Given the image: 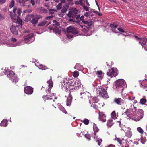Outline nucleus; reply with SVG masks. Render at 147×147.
I'll return each mask as SVG.
<instances>
[{
    "instance_id": "obj_1",
    "label": "nucleus",
    "mask_w": 147,
    "mask_h": 147,
    "mask_svg": "<svg viewBox=\"0 0 147 147\" xmlns=\"http://www.w3.org/2000/svg\"><path fill=\"white\" fill-rule=\"evenodd\" d=\"M123 115H127L132 118V119L136 121H138L143 117L144 111L141 109H137L134 105L131 104L130 107L127 109Z\"/></svg>"
},
{
    "instance_id": "obj_2",
    "label": "nucleus",
    "mask_w": 147,
    "mask_h": 147,
    "mask_svg": "<svg viewBox=\"0 0 147 147\" xmlns=\"http://www.w3.org/2000/svg\"><path fill=\"white\" fill-rule=\"evenodd\" d=\"M97 94H99V96L103 97L104 98H107L109 97L108 93H107V89L103 87L100 86L96 88Z\"/></svg>"
},
{
    "instance_id": "obj_3",
    "label": "nucleus",
    "mask_w": 147,
    "mask_h": 147,
    "mask_svg": "<svg viewBox=\"0 0 147 147\" xmlns=\"http://www.w3.org/2000/svg\"><path fill=\"white\" fill-rule=\"evenodd\" d=\"M17 10L16 8H15L13 9V12L14 13V15H12L11 12H10V16L12 19L13 20V21L18 24L19 25L22 26V21L21 19L18 16H16L15 14V12Z\"/></svg>"
},
{
    "instance_id": "obj_4",
    "label": "nucleus",
    "mask_w": 147,
    "mask_h": 147,
    "mask_svg": "<svg viewBox=\"0 0 147 147\" xmlns=\"http://www.w3.org/2000/svg\"><path fill=\"white\" fill-rule=\"evenodd\" d=\"M135 38L141 44L142 47L144 48L146 45H147V38H139L137 36H135Z\"/></svg>"
},
{
    "instance_id": "obj_5",
    "label": "nucleus",
    "mask_w": 147,
    "mask_h": 147,
    "mask_svg": "<svg viewBox=\"0 0 147 147\" xmlns=\"http://www.w3.org/2000/svg\"><path fill=\"white\" fill-rule=\"evenodd\" d=\"M66 31L68 33H71L74 34H77L79 32L77 28L71 26L67 28Z\"/></svg>"
},
{
    "instance_id": "obj_6",
    "label": "nucleus",
    "mask_w": 147,
    "mask_h": 147,
    "mask_svg": "<svg viewBox=\"0 0 147 147\" xmlns=\"http://www.w3.org/2000/svg\"><path fill=\"white\" fill-rule=\"evenodd\" d=\"M20 25H16L15 26L12 25L10 27V30L14 34L17 35L18 34V31L19 30Z\"/></svg>"
},
{
    "instance_id": "obj_7",
    "label": "nucleus",
    "mask_w": 147,
    "mask_h": 147,
    "mask_svg": "<svg viewBox=\"0 0 147 147\" xmlns=\"http://www.w3.org/2000/svg\"><path fill=\"white\" fill-rule=\"evenodd\" d=\"M71 92L69 91V92H66L65 93V94H67V95H65V97H68L66 100V105L67 106H69L70 105L72 101V97L71 96Z\"/></svg>"
},
{
    "instance_id": "obj_8",
    "label": "nucleus",
    "mask_w": 147,
    "mask_h": 147,
    "mask_svg": "<svg viewBox=\"0 0 147 147\" xmlns=\"http://www.w3.org/2000/svg\"><path fill=\"white\" fill-rule=\"evenodd\" d=\"M125 83V81L123 79H118L115 82L116 88H118L117 89H118L119 88H121L124 85Z\"/></svg>"
},
{
    "instance_id": "obj_9",
    "label": "nucleus",
    "mask_w": 147,
    "mask_h": 147,
    "mask_svg": "<svg viewBox=\"0 0 147 147\" xmlns=\"http://www.w3.org/2000/svg\"><path fill=\"white\" fill-rule=\"evenodd\" d=\"M71 80H67L66 78H64L63 80L62 84L64 86L67 88L70 87V82H71Z\"/></svg>"
},
{
    "instance_id": "obj_10",
    "label": "nucleus",
    "mask_w": 147,
    "mask_h": 147,
    "mask_svg": "<svg viewBox=\"0 0 147 147\" xmlns=\"http://www.w3.org/2000/svg\"><path fill=\"white\" fill-rule=\"evenodd\" d=\"M24 92L25 93L27 94H32L33 91V88L30 86H27L24 87Z\"/></svg>"
},
{
    "instance_id": "obj_11",
    "label": "nucleus",
    "mask_w": 147,
    "mask_h": 147,
    "mask_svg": "<svg viewBox=\"0 0 147 147\" xmlns=\"http://www.w3.org/2000/svg\"><path fill=\"white\" fill-rule=\"evenodd\" d=\"M99 115L98 119L99 120L103 122H105L106 121V116L103 112L99 111L98 113Z\"/></svg>"
},
{
    "instance_id": "obj_12",
    "label": "nucleus",
    "mask_w": 147,
    "mask_h": 147,
    "mask_svg": "<svg viewBox=\"0 0 147 147\" xmlns=\"http://www.w3.org/2000/svg\"><path fill=\"white\" fill-rule=\"evenodd\" d=\"M47 83L49 84V88L47 89V94H49L50 93L51 89L53 86V81L52 80L51 77L50 80L47 82Z\"/></svg>"
},
{
    "instance_id": "obj_13",
    "label": "nucleus",
    "mask_w": 147,
    "mask_h": 147,
    "mask_svg": "<svg viewBox=\"0 0 147 147\" xmlns=\"http://www.w3.org/2000/svg\"><path fill=\"white\" fill-rule=\"evenodd\" d=\"M34 36V35L32 34H30L25 36L24 38V41L25 43H27L29 41L31 42L32 41H31V39Z\"/></svg>"
},
{
    "instance_id": "obj_14",
    "label": "nucleus",
    "mask_w": 147,
    "mask_h": 147,
    "mask_svg": "<svg viewBox=\"0 0 147 147\" xmlns=\"http://www.w3.org/2000/svg\"><path fill=\"white\" fill-rule=\"evenodd\" d=\"M15 74H7V76L9 77L10 79H12L13 81L16 82L18 81V78L16 77L15 76Z\"/></svg>"
},
{
    "instance_id": "obj_15",
    "label": "nucleus",
    "mask_w": 147,
    "mask_h": 147,
    "mask_svg": "<svg viewBox=\"0 0 147 147\" xmlns=\"http://www.w3.org/2000/svg\"><path fill=\"white\" fill-rule=\"evenodd\" d=\"M40 18V16H37L36 17L33 18L31 21V22L33 25L36 24L38 22L39 19Z\"/></svg>"
},
{
    "instance_id": "obj_16",
    "label": "nucleus",
    "mask_w": 147,
    "mask_h": 147,
    "mask_svg": "<svg viewBox=\"0 0 147 147\" xmlns=\"http://www.w3.org/2000/svg\"><path fill=\"white\" fill-rule=\"evenodd\" d=\"M123 100L120 98H115L114 100V102L118 105H121Z\"/></svg>"
},
{
    "instance_id": "obj_17",
    "label": "nucleus",
    "mask_w": 147,
    "mask_h": 147,
    "mask_svg": "<svg viewBox=\"0 0 147 147\" xmlns=\"http://www.w3.org/2000/svg\"><path fill=\"white\" fill-rule=\"evenodd\" d=\"M71 82H70V87L71 86L74 87L78 86L79 85V84L78 81H76L73 80H71Z\"/></svg>"
},
{
    "instance_id": "obj_18",
    "label": "nucleus",
    "mask_w": 147,
    "mask_h": 147,
    "mask_svg": "<svg viewBox=\"0 0 147 147\" xmlns=\"http://www.w3.org/2000/svg\"><path fill=\"white\" fill-rule=\"evenodd\" d=\"M69 3H66V6H63L62 9L61 10V12L63 13H65L67 11L69 5L70 4Z\"/></svg>"
},
{
    "instance_id": "obj_19",
    "label": "nucleus",
    "mask_w": 147,
    "mask_h": 147,
    "mask_svg": "<svg viewBox=\"0 0 147 147\" xmlns=\"http://www.w3.org/2000/svg\"><path fill=\"white\" fill-rule=\"evenodd\" d=\"M118 25L117 24H111L110 25V27L111 28V30L113 32L115 33L117 32L116 30V28L117 27Z\"/></svg>"
},
{
    "instance_id": "obj_20",
    "label": "nucleus",
    "mask_w": 147,
    "mask_h": 147,
    "mask_svg": "<svg viewBox=\"0 0 147 147\" xmlns=\"http://www.w3.org/2000/svg\"><path fill=\"white\" fill-rule=\"evenodd\" d=\"M82 22L83 23L87 24L88 26L86 27V28L88 30L90 28V27L92 24V21H83Z\"/></svg>"
},
{
    "instance_id": "obj_21",
    "label": "nucleus",
    "mask_w": 147,
    "mask_h": 147,
    "mask_svg": "<svg viewBox=\"0 0 147 147\" xmlns=\"http://www.w3.org/2000/svg\"><path fill=\"white\" fill-rule=\"evenodd\" d=\"M56 99L57 98V97H54V96H50L48 97L47 99L48 100V102H49L50 100L51 102L52 103L53 102H55V100L53 99V98Z\"/></svg>"
},
{
    "instance_id": "obj_22",
    "label": "nucleus",
    "mask_w": 147,
    "mask_h": 147,
    "mask_svg": "<svg viewBox=\"0 0 147 147\" xmlns=\"http://www.w3.org/2000/svg\"><path fill=\"white\" fill-rule=\"evenodd\" d=\"M114 123L113 120L111 119L108 120L107 123V125L108 128L111 127L113 124Z\"/></svg>"
},
{
    "instance_id": "obj_23",
    "label": "nucleus",
    "mask_w": 147,
    "mask_h": 147,
    "mask_svg": "<svg viewBox=\"0 0 147 147\" xmlns=\"http://www.w3.org/2000/svg\"><path fill=\"white\" fill-rule=\"evenodd\" d=\"M34 17V15L33 14L28 15L26 16L25 21L28 22L31 20V19Z\"/></svg>"
},
{
    "instance_id": "obj_24",
    "label": "nucleus",
    "mask_w": 147,
    "mask_h": 147,
    "mask_svg": "<svg viewBox=\"0 0 147 147\" xmlns=\"http://www.w3.org/2000/svg\"><path fill=\"white\" fill-rule=\"evenodd\" d=\"M7 121L6 119H4L1 121L0 125L2 126L6 127L7 125Z\"/></svg>"
},
{
    "instance_id": "obj_25",
    "label": "nucleus",
    "mask_w": 147,
    "mask_h": 147,
    "mask_svg": "<svg viewBox=\"0 0 147 147\" xmlns=\"http://www.w3.org/2000/svg\"><path fill=\"white\" fill-rule=\"evenodd\" d=\"M53 32L56 34L57 33L59 35L61 33V31L59 30V28L57 27H55L54 28Z\"/></svg>"
},
{
    "instance_id": "obj_26",
    "label": "nucleus",
    "mask_w": 147,
    "mask_h": 147,
    "mask_svg": "<svg viewBox=\"0 0 147 147\" xmlns=\"http://www.w3.org/2000/svg\"><path fill=\"white\" fill-rule=\"evenodd\" d=\"M111 118L114 119H115L117 118L116 113L115 111H113L111 113Z\"/></svg>"
},
{
    "instance_id": "obj_27",
    "label": "nucleus",
    "mask_w": 147,
    "mask_h": 147,
    "mask_svg": "<svg viewBox=\"0 0 147 147\" xmlns=\"http://www.w3.org/2000/svg\"><path fill=\"white\" fill-rule=\"evenodd\" d=\"M39 10L41 13H47V12L48 11L47 9L45 8L41 7L39 8Z\"/></svg>"
},
{
    "instance_id": "obj_28",
    "label": "nucleus",
    "mask_w": 147,
    "mask_h": 147,
    "mask_svg": "<svg viewBox=\"0 0 147 147\" xmlns=\"http://www.w3.org/2000/svg\"><path fill=\"white\" fill-rule=\"evenodd\" d=\"M93 129L95 134L96 133L98 132L99 130V129L95 124L94 125Z\"/></svg>"
},
{
    "instance_id": "obj_29",
    "label": "nucleus",
    "mask_w": 147,
    "mask_h": 147,
    "mask_svg": "<svg viewBox=\"0 0 147 147\" xmlns=\"http://www.w3.org/2000/svg\"><path fill=\"white\" fill-rule=\"evenodd\" d=\"M132 135V134L130 131H127L126 133V136L129 138L131 137Z\"/></svg>"
},
{
    "instance_id": "obj_30",
    "label": "nucleus",
    "mask_w": 147,
    "mask_h": 147,
    "mask_svg": "<svg viewBox=\"0 0 147 147\" xmlns=\"http://www.w3.org/2000/svg\"><path fill=\"white\" fill-rule=\"evenodd\" d=\"M86 125H88L89 123V120L87 119H84L83 121H81Z\"/></svg>"
},
{
    "instance_id": "obj_31",
    "label": "nucleus",
    "mask_w": 147,
    "mask_h": 147,
    "mask_svg": "<svg viewBox=\"0 0 147 147\" xmlns=\"http://www.w3.org/2000/svg\"><path fill=\"white\" fill-rule=\"evenodd\" d=\"M26 2V0H22V1L21 0V2L20 3V5L22 6H25L26 5L25 3Z\"/></svg>"
},
{
    "instance_id": "obj_32",
    "label": "nucleus",
    "mask_w": 147,
    "mask_h": 147,
    "mask_svg": "<svg viewBox=\"0 0 147 147\" xmlns=\"http://www.w3.org/2000/svg\"><path fill=\"white\" fill-rule=\"evenodd\" d=\"M146 100L144 98H142L140 99V103L141 104H144L146 102Z\"/></svg>"
},
{
    "instance_id": "obj_33",
    "label": "nucleus",
    "mask_w": 147,
    "mask_h": 147,
    "mask_svg": "<svg viewBox=\"0 0 147 147\" xmlns=\"http://www.w3.org/2000/svg\"><path fill=\"white\" fill-rule=\"evenodd\" d=\"M62 7V4L61 3H59L58 5L56 6L57 9L58 10H60Z\"/></svg>"
},
{
    "instance_id": "obj_34",
    "label": "nucleus",
    "mask_w": 147,
    "mask_h": 147,
    "mask_svg": "<svg viewBox=\"0 0 147 147\" xmlns=\"http://www.w3.org/2000/svg\"><path fill=\"white\" fill-rule=\"evenodd\" d=\"M112 72L113 74H116L118 73V70L116 68H113L111 69Z\"/></svg>"
},
{
    "instance_id": "obj_35",
    "label": "nucleus",
    "mask_w": 147,
    "mask_h": 147,
    "mask_svg": "<svg viewBox=\"0 0 147 147\" xmlns=\"http://www.w3.org/2000/svg\"><path fill=\"white\" fill-rule=\"evenodd\" d=\"M47 21H43L41 23H39L38 25V26H44L47 22Z\"/></svg>"
},
{
    "instance_id": "obj_36",
    "label": "nucleus",
    "mask_w": 147,
    "mask_h": 147,
    "mask_svg": "<svg viewBox=\"0 0 147 147\" xmlns=\"http://www.w3.org/2000/svg\"><path fill=\"white\" fill-rule=\"evenodd\" d=\"M53 22L54 23L53 25L59 26L60 25L59 23L55 20H54L53 21Z\"/></svg>"
},
{
    "instance_id": "obj_37",
    "label": "nucleus",
    "mask_w": 147,
    "mask_h": 147,
    "mask_svg": "<svg viewBox=\"0 0 147 147\" xmlns=\"http://www.w3.org/2000/svg\"><path fill=\"white\" fill-rule=\"evenodd\" d=\"M50 14H53L54 13V12H57V11L56 9H49Z\"/></svg>"
},
{
    "instance_id": "obj_38",
    "label": "nucleus",
    "mask_w": 147,
    "mask_h": 147,
    "mask_svg": "<svg viewBox=\"0 0 147 147\" xmlns=\"http://www.w3.org/2000/svg\"><path fill=\"white\" fill-rule=\"evenodd\" d=\"M60 109L65 114L67 113V111H66L65 109L63 107H60Z\"/></svg>"
},
{
    "instance_id": "obj_39",
    "label": "nucleus",
    "mask_w": 147,
    "mask_h": 147,
    "mask_svg": "<svg viewBox=\"0 0 147 147\" xmlns=\"http://www.w3.org/2000/svg\"><path fill=\"white\" fill-rule=\"evenodd\" d=\"M39 68L41 69L42 70H45L47 68H46V67L45 66L42 65H39Z\"/></svg>"
},
{
    "instance_id": "obj_40",
    "label": "nucleus",
    "mask_w": 147,
    "mask_h": 147,
    "mask_svg": "<svg viewBox=\"0 0 147 147\" xmlns=\"http://www.w3.org/2000/svg\"><path fill=\"white\" fill-rule=\"evenodd\" d=\"M67 16L69 18L73 17L74 16V15L72 13H71L70 11H69L68 13L67 14Z\"/></svg>"
},
{
    "instance_id": "obj_41",
    "label": "nucleus",
    "mask_w": 147,
    "mask_h": 147,
    "mask_svg": "<svg viewBox=\"0 0 147 147\" xmlns=\"http://www.w3.org/2000/svg\"><path fill=\"white\" fill-rule=\"evenodd\" d=\"M115 140L116 141H117L120 145L122 144V142L120 138H115Z\"/></svg>"
},
{
    "instance_id": "obj_42",
    "label": "nucleus",
    "mask_w": 147,
    "mask_h": 147,
    "mask_svg": "<svg viewBox=\"0 0 147 147\" xmlns=\"http://www.w3.org/2000/svg\"><path fill=\"white\" fill-rule=\"evenodd\" d=\"M137 130L139 133L142 134H143V131L140 127H138L137 128Z\"/></svg>"
},
{
    "instance_id": "obj_43",
    "label": "nucleus",
    "mask_w": 147,
    "mask_h": 147,
    "mask_svg": "<svg viewBox=\"0 0 147 147\" xmlns=\"http://www.w3.org/2000/svg\"><path fill=\"white\" fill-rule=\"evenodd\" d=\"M14 0H12L11 3L9 5V7H10L11 8L13 7V6L14 5Z\"/></svg>"
},
{
    "instance_id": "obj_44",
    "label": "nucleus",
    "mask_w": 147,
    "mask_h": 147,
    "mask_svg": "<svg viewBox=\"0 0 147 147\" xmlns=\"http://www.w3.org/2000/svg\"><path fill=\"white\" fill-rule=\"evenodd\" d=\"M84 136L87 139H88V140H90V137L88 134H86L84 135Z\"/></svg>"
},
{
    "instance_id": "obj_45",
    "label": "nucleus",
    "mask_w": 147,
    "mask_h": 147,
    "mask_svg": "<svg viewBox=\"0 0 147 147\" xmlns=\"http://www.w3.org/2000/svg\"><path fill=\"white\" fill-rule=\"evenodd\" d=\"M108 75V77H109L108 78V80H110V78H111L112 77H113V76H114V74H107Z\"/></svg>"
},
{
    "instance_id": "obj_46",
    "label": "nucleus",
    "mask_w": 147,
    "mask_h": 147,
    "mask_svg": "<svg viewBox=\"0 0 147 147\" xmlns=\"http://www.w3.org/2000/svg\"><path fill=\"white\" fill-rule=\"evenodd\" d=\"M135 98V97L133 96H129L128 97V99L132 101L134 100Z\"/></svg>"
},
{
    "instance_id": "obj_47",
    "label": "nucleus",
    "mask_w": 147,
    "mask_h": 147,
    "mask_svg": "<svg viewBox=\"0 0 147 147\" xmlns=\"http://www.w3.org/2000/svg\"><path fill=\"white\" fill-rule=\"evenodd\" d=\"M102 141V140L101 139H99L98 140H97L96 141V142L98 143V144L99 146H100L101 144V142Z\"/></svg>"
},
{
    "instance_id": "obj_48",
    "label": "nucleus",
    "mask_w": 147,
    "mask_h": 147,
    "mask_svg": "<svg viewBox=\"0 0 147 147\" xmlns=\"http://www.w3.org/2000/svg\"><path fill=\"white\" fill-rule=\"evenodd\" d=\"M83 9L85 10L86 11H88V7L86 6H85L84 5H82Z\"/></svg>"
},
{
    "instance_id": "obj_49",
    "label": "nucleus",
    "mask_w": 147,
    "mask_h": 147,
    "mask_svg": "<svg viewBox=\"0 0 147 147\" xmlns=\"http://www.w3.org/2000/svg\"><path fill=\"white\" fill-rule=\"evenodd\" d=\"M66 35L67 37L69 39H71L73 37V36L72 35H70L69 34H67Z\"/></svg>"
},
{
    "instance_id": "obj_50",
    "label": "nucleus",
    "mask_w": 147,
    "mask_h": 147,
    "mask_svg": "<svg viewBox=\"0 0 147 147\" xmlns=\"http://www.w3.org/2000/svg\"><path fill=\"white\" fill-rule=\"evenodd\" d=\"M5 19V16L4 15L0 13V20H3Z\"/></svg>"
},
{
    "instance_id": "obj_51",
    "label": "nucleus",
    "mask_w": 147,
    "mask_h": 147,
    "mask_svg": "<svg viewBox=\"0 0 147 147\" xmlns=\"http://www.w3.org/2000/svg\"><path fill=\"white\" fill-rule=\"evenodd\" d=\"M68 21L69 22H73V23H74V22H76V21H75L74 19H71V18H70L69 19V20H68Z\"/></svg>"
},
{
    "instance_id": "obj_52",
    "label": "nucleus",
    "mask_w": 147,
    "mask_h": 147,
    "mask_svg": "<svg viewBox=\"0 0 147 147\" xmlns=\"http://www.w3.org/2000/svg\"><path fill=\"white\" fill-rule=\"evenodd\" d=\"M30 2L32 5L34 6L35 5V3L34 0H31Z\"/></svg>"
},
{
    "instance_id": "obj_53",
    "label": "nucleus",
    "mask_w": 147,
    "mask_h": 147,
    "mask_svg": "<svg viewBox=\"0 0 147 147\" xmlns=\"http://www.w3.org/2000/svg\"><path fill=\"white\" fill-rule=\"evenodd\" d=\"M17 13L18 16H19L21 13V11L20 9H18L17 11Z\"/></svg>"
},
{
    "instance_id": "obj_54",
    "label": "nucleus",
    "mask_w": 147,
    "mask_h": 147,
    "mask_svg": "<svg viewBox=\"0 0 147 147\" xmlns=\"http://www.w3.org/2000/svg\"><path fill=\"white\" fill-rule=\"evenodd\" d=\"M6 0H0V4H2L5 3L6 2Z\"/></svg>"
},
{
    "instance_id": "obj_55",
    "label": "nucleus",
    "mask_w": 147,
    "mask_h": 147,
    "mask_svg": "<svg viewBox=\"0 0 147 147\" xmlns=\"http://www.w3.org/2000/svg\"><path fill=\"white\" fill-rule=\"evenodd\" d=\"M53 17L52 16H47L45 17V20H49L52 18Z\"/></svg>"
},
{
    "instance_id": "obj_56",
    "label": "nucleus",
    "mask_w": 147,
    "mask_h": 147,
    "mask_svg": "<svg viewBox=\"0 0 147 147\" xmlns=\"http://www.w3.org/2000/svg\"><path fill=\"white\" fill-rule=\"evenodd\" d=\"M80 15H74V17H75L78 20L80 19Z\"/></svg>"
},
{
    "instance_id": "obj_57",
    "label": "nucleus",
    "mask_w": 147,
    "mask_h": 147,
    "mask_svg": "<svg viewBox=\"0 0 147 147\" xmlns=\"http://www.w3.org/2000/svg\"><path fill=\"white\" fill-rule=\"evenodd\" d=\"M10 40L11 41H12L13 42H16V41H17V40L15 38H12L10 39Z\"/></svg>"
},
{
    "instance_id": "obj_58",
    "label": "nucleus",
    "mask_w": 147,
    "mask_h": 147,
    "mask_svg": "<svg viewBox=\"0 0 147 147\" xmlns=\"http://www.w3.org/2000/svg\"><path fill=\"white\" fill-rule=\"evenodd\" d=\"M118 29L119 30V31L120 32H124V30L121 28H118Z\"/></svg>"
},
{
    "instance_id": "obj_59",
    "label": "nucleus",
    "mask_w": 147,
    "mask_h": 147,
    "mask_svg": "<svg viewBox=\"0 0 147 147\" xmlns=\"http://www.w3.org/2000/svg\"><path fill=\"white\" fill-rule=\"evenodd\" d=\"M84 16L83 15L82 16L80 17V20H82V21H84Z\"/></svg>"
},
{
    "instance_id": "obj_60",
    "label": "nucleus",
    "mask_w": 147,
    "mask_h": 147,
    "mask_svg": "<svg viewBox=\"0 0 147 147\" xmlns=\"http://www.w3.org/2000/svg\"><path fill=\"white\" fill-rule=\"evenodd\" d=\"M77 12H78V10L76 9L75 8L74 10V11H73V13H74L75 14H77Z\"/></svg>"
},
{
    "instance_id": "obj_61",
    "label": "nucleus",
    "mask_w": 147,
    "mask_h": 147,
    "mask_svg": "<svg viewBox=\"0 0 147 147\" xmlns=\"http://www.w3.org/2000/svg\"><path fill=\"white\" fill-rule=\"evenodd\" d=\"M44 6H45V7H46L48 9H49V5L47 3H45V4Z\"/></svg>"
},
{
    "instance_id": "obj_62",
    "label": "nucleus",
    "mask_w": 147,
    "mask_h": 147,
    "mask_svg": "<svg viewBox=\"0 0 147 147\" xmlns=\"http://www.w3.org/2000/svg\"><path fill=\"white\" fill-rule=\"evenodd\" d=\"M102 74H97V75H98L97 76L98 77H100L101 79H102L103 78V76H101V75Z\"/></svg>"
},
{
    "instance_id": "obj_63",
    "label": "nucleus",
    "mask_w": 147,
    "mask_h": 147,
    "mask_svg": "<svg viewBox=\"0 0 147 147\" xmlns=\"http://www.w3.org/2000/svg\"><path fill=\"white\" fill-rule=\"evenodd\" d=\"M47 96V94L46 95H45L43 96L42 98L44 100H46V96Z\"/></svg>"
},
{
    "instance_id": "obj_64",
    "label": "nucleus",
    "mask_w": 147,
    "mask_h": 147,
    "mask_svg": "<svg viewBox=\"0 0 147 147\" xmlns=\"http://www.w3.org/2000/svg\"><path fill=\"white\" fill-rule=\"evenodd\" d=\"M108 147H115V146L114 145H113L112 144H111L110 145H109L108 146Z\"/></svg>"
}]
</instances>
